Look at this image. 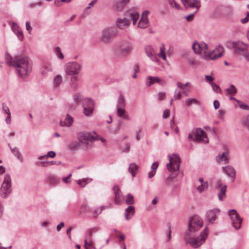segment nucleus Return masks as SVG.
Listing matches in <instances>:
<instances>
[{
  "instance_id": "nucleus-1",
  "label": "nucleus",
  "mask_w": 249,
  "mask_h": 249,
  "mask_svg": "<svg viewBox=\"0 0 249 249\" xmlns=\"http://www.w3.org/2000/svg\"><path fill=\"white\" fill-rule=\"evenodd\" d=\"M203 224L202 219L198 215L192 216L188 222V229L185 232L184 239L187 244L194 248L201 246L207 237L208 231L207 228L200 233L199 236H196L197 232L202 227Z\"/></svg>"
},
{
  "instance_id": "nucleus-2",
  "label": "nucleus",
  "mask_w": 249,
  "mask_h": 249,
  "mask_svg": "<svg viewBox=\"0 0 249 249\" xmlns=\"http://www.w3.org/2000/svg\"><path fill=\"white\" fill-rule=\"evenodd\" d=\"M5 61L7 65L15 68L18 76L25 78L32 71V64L26 56H17L13 58L10 54H6Z\"/></svg>"
},
{
  "instance_id": "nucleus-3",
  "label": "nucleus",
  "mask_w": 249,
  "mask_h": 249,
  "mask_svg": "<svg viewBox=\"0 0 249 249\" xmlns=\"http://www.w3.org/2000/svg\"><path fill=\"white\" fill-rule=\"evenodd\" d=\"M117 30L113 27H108L104 29L101 32L100 40L105 44L111 43L113 39L117 35Z\"/></svg>"
},
{
  "instance_id": "nucleus-4",
  "label": "nucleus",
  "mask_w": 249,
  "mask_h": 249,
  "mask_svg": "<svg viewBox=\"0 0 249 249\" xmlns=\"http://www.w3.org/2000/svg\"><path fill=\"white\" fill-rule=\"evenodd\" d=\"M77 138L79 142L86 148L91 147V143L98 140L97 137L88 132H81L78 133Z\"/></svg>"
},
{
  "instance_id": "nucleus-5",
  "label": "nucleus",
  "mask_w": 249,
  "mask_h": 249,
  "mask_svg": "<svg viewBox=\"0 0 249 249\" xmlns=\"http://www.w3.org/2000/svg\"><path fill=\"white\" fill-rule=\"evenodd\" d=\"M188 139H192L197 142H208V139L206 133L201 128H198L188 135Z\"/></svg>"
},
{
  "instance_id": "nucleus-6",
  "label": "nucleus",
  "mask_w": 249,
  "mask_h": 249,
  "mask_svg": "<svg viewBox=\"0 0 249 249\" xmlns=\"http://www.w3.org/2000/svg\"><path fill=\"white\" fill-rule=\"evenodd\" d=\"M192 49L195 53L200 54L202 58L205 59L204 56L208 54L209 52L208 45L203 41H194L192 45Z\"/></svg>"
},
{
  "instance_id": "nucleus-7",
  "label": "nucleus",
  "mask_w": 249,
  "mask_h": 249,
  "mask_svg": "<svg viewBox=\"0 0 249 249\" xmlns=\"http://www.w3.org/2000/svg\"><path fill=\"white\" fill-rule=\"evenodd\" d=\"M95 103L90 98H85L82 100V106L84 114L86 116H91L94 109Z\"/></svg>"
},
{
  "instance_id": "nucleus-8",
  "label": "nucleus",
  "mask_w": 249,
  "mask_h": 249,
  "mask_svg": "<svg viewBox=\"0 0 249 249\" xmlns=\"http://www.w3.org/2000/svg\"><path fill=\"white\" fill-rule=\"evenodd\" d=\"M11 192V178L9 175H6L0 188V195L2 198H6Z\"/></svg>"
},
{
  "instance_id": "nucleus-9",
  "label": "nucleus",
  "mask_w": 249,
  "mask_h": 249,
  "mask_svg": "<svg viewBox=\"0 0 249 249\" xmlns=\"http://www.w3.org/2000/svg\"><path fill=\"white\" fill-rule=\"evenodd\" d=\"M169 162L167 164V169L170 172L178 171L180 166V159L178 155L175 154L168 156Z\"/></svg>"
},
{
  "instance_id": "nucleus-10",
  "label": "nucleus",
  "mask_w": 249,
  "mask_h": 249,
  "mask_svg": "<svg viewBox=\"0 0 249 249\" xmlns=\"http://www.w3.org/2000/svg\"><path fill=\"white\" fill-rule=\"evenodd\" d=\"M228 213L231 221L232 227L236 230L240 229L242 219L240 217L237 212L234 209H232L229 210Z\"/></svg>"
},
{
  "instance_id": "nucleus-11",
  "label": "nucleus",
  "mask_w": 249,
  "mask_h": 249,
  "mask_svg": "<svg viewBox=\"0 0 249 249\" xmlns=\"http://www.w3.org/2000/svg\"><path fill=\"white\" fill-rule=\"evenodd\" d=\"M133 49L132 44L128 41H124L117 49V52L123 56L128 55Z\"/></svg>"
},
{
  "instance_id": "nucleus-12",
  "label": "nucleus",
  "mask_w": 249,
  "mask_h": 249,
  "mask_svg": "<svg viewBox=\"0 0 249 249\" xmlns=\"http://www.w3.org/2000/svg\"><path fill=\"white\" fill-rule=\"evenodd\" d=\"M81 70V65L76 62H71L66 65V72L70 75L78 74Z\"/></svg>"
},
{
  "instance_id": "nucleus-13",
  "label": "nucleus",
  "mask_w": 249,
  "mask_h": 249,
  "mask_svg": "<svg viewBox=\"0 0 249 249\" xmlns=\"http://www.w3.org/2000/svg\"><path fill=\"white\" fill-rule=\"evenodd\" d=\"M223 50V48L222 46H218L213 51L209 52L208 54H206V55H205L204 57L205 59H216L222 56Z\"/></svg>"
},
{
  "instance_id": "nucleus-14",
  "label": "nucleus",
  "mask_w": 249,
  "mask_h": 249,
  "mask_svg": "<svg viewBox=\"0 0 249 249\" xmlns=\"http://www.w3.org/2000/svg\"><path fill=\"white\" fill-rule=\"evenodd\" d=\"M249 45L244 43H239L236 48V51L238 54L244 56L246 61H249V52L248 48Z\"/></svg>"
},
{
  "instance_id": "nucleus-15",
  "label": "nucleus",
  "mask_w": 249,
  "mask_h": 249,
  "mask_svg": "<svg viewBox=\"0 0 249 249\" xmlns=\"http://www.w3.org/2000/svg\"><path fill=\"white\" fill-rule=\"evenodd\" d=\"M158 83L161 86H164L166 85V81L163 79L157 76H148L146 77L145 84L147 87H150L155 83Z\"/></svg>"
},
{
  "instance_id": "nucleus-16",
  "label": "nucleus",
  "mask_w": 249,
  "mask_h": 249,
  "mask_svg": "<svg viewBox=\"0 0 249 249\" xmlns=\"http://www.w3.org/2000/svg\"><path fill=\"white\" fill-rule=\"evenodd\" d=\"M220 210L218 208H214L207 212L206 219L208 222L213 224L219 215Z\"/></svg>"
},
{
  "instance_id": "nucleus-17",
  "label": "nucleus",
  "mask_w": 249,
  "mask_h": 249,
  "mask_svg": "<svg viewBox=\"0 0 249 249\" xmlns=\"http://www.w3.org/2000/svg\"><path fill=\"white\" fill-rule=\"evenodd\" d=\"M184 6L186 7L196 8L195 11L197 12L200 7V1L199 0H181Z\"/></svg>"
},
{
  "instance_id": "nucleus-18",
  "label": "nucleus",
  "mask_w": 249,
  "mask_h": 249,
  "mask_svg": "<svg viewBox=\"0 0 249 249\" xmlns=\"http://www.w3.org/2000/svg\"><path fill=\"white\" fill-rule=\"evenodd\" d=\"M9 24L11 26L12 30L17 36L20 40H22L23 38V35L20 28L18 25L15 22L9 21Z\"/></svg>"
},
{
  "instance_id": "nucleus-19",
  "label": "nucleus",
  "mask_w": 249,
  "mask_h": 249,
  "mask_svg": "<svg viewBox=\"0 0 249 249\" xmlns=\"http://www.w3.org/2000/svg\"><path fill=\"white\" fill-rule=\"evenodd\" d=\"M130 23V20L125 18H118L116 21V25L117 27L122 30L128 28Z\"/></svg>"
},
{
  "instance_id": "nucleus-20",
  "label": "nucleus",
  "mask_w": 249,
  "mask_h": 249,
  "mask_svg": "<svg viewBox=\"0 0 249 249\" xmlns=\"http://www.w3.org/2000/svg\"><path fill=\"white\" fill-rule=\"evenodd\" d=\"M147 55L153 61L156 62H159L153 48L151 46H147L145 48Z\"/></svg>"
},
{
  "instance_id": "nucleus-21",
  "label": "nucleus",
  "mask_w": 249,
  "mask_h": 249,
  "mask_svg": "<svg viewBox=\"0 0 249 249\" xmlns=\"http://www.w3.org/2000/svg\"><path fill=\"white\" fill-rule=\"evenodd\" d=\"M216 160L219 163H228L229 162V153L225 152L216 157Z\"/></svg>"
},
{
  "instance_id": "nucleus-22",
  "label": "nucleus",
  "mask_w": 249,
  "mask_h": 249,
  "mask_svg": "<svg viewBox=\"0 0 249 249\" xmlns=\"http://www.w3.org/2000/svg\"><path fill=\"white\" fill-rule=\"evenodd\" d=\"M72 123L73 118L69 114H67L65 119L60 121V124L62 126L69 127L71 125Z\"/></svg>"
},
{
  "instance_id": "nucleus-23",
  "label": "nucleus",
  "mask_w": 249,
  "mask_h": 249,
  "mask_svg": "<svg viewBox=\"0 0 249 249\" xmlns=\"http://www.w3.org/2000/svg\"><path fill=\"white\" fill-rule=\"evenodd\" d=\"M52 71V65L50 63L45 62L43 63L41 68V73L42 75H45L48 72Z\"/></svg>"
},
{
  "instance_id": "nucleus-24",
  "label": "nucleus",
  "mask_w": 249,
  "mask_h": 249,
  "mask_svg": "<svg viewBox=\"0 0 249 249\" xmlns=\"http://www.w3.org/2000/svg\"><path fill=\"white\" fill-rule=\"evenodd\" d=\"M135 213L134 207L130 206L125 211L124 215L126 220H129Z\"/></svg>"
},
{
  "instance_id": "nucleus-25",
  "label": "nucleus",
  "mask_w": 249,
  "mask_h": 249,
  "mask_svg": "<svg viewBox=\"0 0 249 249\" xmlns=\"http://www.w3.org/2000/svg\"><path fill=\"white\" fill-rule=\"evenodd\" d=\"M118 115L120 117L126 120H130V118L128 113L126 112L124 108L117 109Z\"/></svg>"
},
{
  "instance_id": "nucleus-26",
  "label": "nucleus",
  "mask_w": 249,
  "mask_h": 249,
  "mask_svg": "<svg viewBox=\"0 0 249 249\" xmlns=\"http://www.w3.org/2000/svg\"><path fill=\"white\" fill-rule=\"evenodd\" d=\"M8 146L10 147L12 153L17 157V158L20 160V161H23V158L21 153L19 151V150L17 147H14L13 148H11L10 144H8Z\"/></svg>"
},
{
  "instance_id": "nucleus-27",
  "label": "nucleus",
  "mask_w": 249,
  "mask_h": 249,
  "mask_svg": "<svg viewBox=\"0 0 249 249\" xmlns=\"http://www.w3.org/2000/svg\"><path fill=\"white\" fill-rule=\"evenodd\" d=\"M223 170L224 173L231 177H234L235 176V171L232 166H227L223 167Z\"/></svg>"
},
{
  "instance_id": "nucleus-28",
  "label": "nucleus",
  "mask_w": 249,
  "mask_h": 249,
  "mask_svg": "<svg viewBox=\"0 0 249 249\" xmlns=\"http://www.w3.org/2000/svg\"><path fill=\"white\" fill-rule=\"evenodd\" d=\"M226 191H227V186L226 185H224L220 188L219 192L217 194L218 197L220 201L224 200L225 199V198H226Z\"/></svg>"
},
{
  "instance_id": "nucleus-29",
  "label": "nucleus",
  "mask_w": 249,
  "mask_h": 249,
  "mask_svg": "<svg viewBox=\"0 0 249 249\" xmlns=\"http://www.w3.org/2000/svg\"><path fill=\"white\" fill-rule=\"evenodd\" d=\"M125 107V101L124 97L122 95H120L118 101L117 105L116 106L117 109L124 108Z\"/></svg>"
},
{
  "instance_id": "nucleus-30",
  "label": "nucleus",
  "mask_w": 249,
  "mask_h": 249,
  "mask_svg": "<svg viewBox=\"0 0 249 249\" xmlns=\"http://www.w3.org/2000/svg\"><path fill=\"white\" fill-rule=\"evenodd\" d=\"M138 166L134 163H132L129 165L128 168L129 172L132 175L133 178L135 177L138 170Z\"/></svg>"
},
{
  "instance_id": "nucleus-31",
  "label": "nucleus",
  "mask_w": 249,
  "mask_h": 249,
  "mask_svg": "<svg viewBox=\"0 0 249 249\" xmlns=\"http://www.w3.org/2000/svg\"><path fill=\"white\" fill-rule=\"evenodd\" d=\"M62 82V77L61 75L57 74L54 76L53 79V85L55 88L58 87Z\"/></svg>"
},
{
  "instance_id": "nucleus-32",
  "label": "nucleus",
  "mask_w": 249,
  "mask_h": 249,
  "mask_svg": "<svg viewBox=\"0 0 249 249\" xmlns=\"http://www.w3.org/2000/svg\"><path fill=\"white\" fill-rule=\"evenodd\" d=\"M114 194H115V202L116 204H119L120 203V199L121 198V192L117 186H114L113 188Z\"/></svg>"
},
{
  "instance_id": "nucleus-33",
  "label": "nucleus",
  "mask_w": 249,
  "mask_h": 249,
  "mask_svg": "<svg viewBox=\"0 0 249 249\" xmlns=\"http://www.w3.org/2000/svg\"><path fill=\"white\" fill-rule=\"evenodd\" d=\"M149 26V21L148 19H144L143 18H141L140 20L138 23V27L144 29L147 28Z\"/></svg>"
},
{
  "instance_id": "nucleus-34",
  "label": "nucleus",
  "mask_w": 249,
  "mask_h": 249,
  "mask_svg": "<svg viewBox=\"0 0 249 249\" xmlns=\"http://www.w3.org/2000/svg\"><path fill=\"white\" fill-rule=\"evenodd\" d=\"M48 180L49 183L53 185H56L60 182V179L57 177L53 175L50 176L48 177Z\"/></svg>"
},
{
  "instance_id": "nucleus-35",
  "label": "nucleus",
  "mask_w": 249,
  "mask_h": 249,
  "mask_svg": "<svg viewBox=\"0 0 249 249\" xmlns=\"http://www.w3.org/2000/svg\"><path fill=\"white\" fill-rule=\"evenodd\" d=\"M192 104L199 105L200 102L195 98H188L185 101V105L187 107H190Z\"/></svg>"
},
{
  "instance_id": "nucleus-36",
  "label": "nucleus",
  "mask_w": 249,
  "mask_h": 249,
  "mask_svg": "<svg viewBox=\"0 0 249 249\" xmlns=\"http://www.w3.org/2000/svg\"><path fill=\"white\" fill-rule=\"evenodd\" d=\"M79 147V143L76 141H73L71 142L69 145V149L71 151H74L77 150Z\"/></svg>"
},
{
  "instance_id": "nucleus-37",
  "label": "nucleus",
  "mask_w": 249,
  "mask_h": 249,
  "mask_svg": "<svg viewBox=\"0 0 249 249\" xmlns=\"http://www.w3.org/2000/svg\"><path fill=\"white\" fill-rule=\"evenodd\" d=\"M226 91L227 93L230 95H234L237 93V89L234 85H231L227 89Z\"/></svg>"
},
{
  "instance_id": "nucleus-38",
  "label": "nucleus",
  "mask_w": 249,
  "mask_h": 249,
  "mask_svg": "<svg viewBox=\"0 0 249 249\" xmlns=\"http://www.w3.org/2000/svg\"><path fill=\"white\" fill-rule=\"evenodd\" d=\"M73 99L74 102H75L77 104H79L80 102L82 103V100L84 98H83V96L82 94L79 93H76L74 94Z\"/></svg>"
},
{
  "instance_id": "nucleus-39",
  "label": "nucleus",
  "mask_w": 249,
  "mask_h": 249,
  "mask_svg": "<svg viewBox=\"0 0 249 249\" xmlns=\"http://www.w3.org/2000/svg\"><path fill=\"white\" fill-rule=\"evenodd\" d=\"M125 203L128 205H132L134 203V200L133 196L130 194H128L125 196Z\"/></svg>"
},
{
  "instance_id": "nucleus-40",
  "label": "nucleus",
  "mask_w": 249,
  "mask_h": 249,
  "mask_svg": "<svg viewBox=\"0 0 249 249\" xmlns=\"http://www.w3.org/2000/svg\"><path fill=\"white\" fill-rule=\"evenodd\" d=\"M208 187V183L207 181L205 182V183H202L200 185L198 186L196 188V190L198 191L199 193H201L207 189Z\"/></svg>"
},
{
  "instance_id": "nucleus-41",
  "label": "nucleus",
  "mask_w": 249,
  "mask_h": 249,
  "mask_svg": "<svg viewBox=\"0 0 249 249\" xmlns=\"http://www.w3.org/2000/svg\"><path fill=\"white\" fill-rule=\"evenodd\" d=\"M236 103L238 104V107L244 110L249 111V106L239 100H236Z\"/></svg>"
},
{
  "instance_id": "nucleus-42",
  "label": "nucleus",
  "mask_w": 249,
  "mask_h": 249,
  "mask_svg": "<svg viewBox=\"0 0 249 249\" xmlns=\"http://www.w3.org/2000/svg\"><path fill=\"white\" fill-rule=\"evenodd\" d=\"M98 231V229L97 227H94L89 230L87 233V238L89 240H92V235L94 232H96Z\"/></svg>"
},
{
  "instance_id": "nucleus-43",
  "label": "nucleus",
  "mask_w": 249,
  "mask_h": 249,
  "mask_svg": "<svg viewBox=\"0 0 249 249\" xmlns=\"http://www.w3.org/2000/svg\"><path fill=\"white\" fill-rule=\"evenodd\" d=\"M241 123L245 127L249 129V115L242 118Z\"/></svg>"
},
{
  "instance_id": "nucleus-44",
  "label": "nucleus",
  "mask_w": 249,
  "mask_h": 249,
  "mask_svg": "<svg viewBox=\"0 0 249 249\" xmlns=\"http://www.w3.org/2000/svg\"><path fill=\"white\" fill-rule=\"evenodd\" d=\"M130 17L133 20V24L134 25L139 18V14L137 12L134 11L131 13Z\"/></svg>"
},
{
  "instance_id": "nucleus-45",
  "label": "nucleus",
  "mask_w": 249,
  "mask_h": 249,
  "mask_svg": "<svg viewBox=\"0 0 249 249\" xmlns=\"http://www.w3.org/2000/svg\"><path fill=\"white\" fill-rule=\"evenodd\" d=\"M129 2V0H121V1L118 3V10L121 11L124 6L127 4Z\"/></svg>"
},
{
  "instance_id": "nucleus-46",
  "label": "nucleus",
  "mask_w": 249,
  "mask_h": 249,
  "mask_svg": "<svg viewBox=\"0 0 249 249\" xmlns=\"http://www.w3.org/2000/svg\"><path fill=\"white\" fill-rule=\"evenodd\" d=\"M90 211V208L86 203L81 205L80 213H89Z\"/></svg>"
},
{
  "instance_id": "nucleus-47",
  "label": "nucleus",
  "mask_w": 249,
  "mask_h": 249,
  "mask_svg": "<svg viewBox=\"0 0 249 249\" xmlns=\"http://www.w3.org/2000/svg\"><path fill=\"white\" fill-rule=\"evenodd\" d=\"M54 53L60 59H63L64 58L63 54L61 52L60 48L59 47L57 46L55 48Z\"/></svg>"
},
{
  "instance_id": "nucleus-48",
  "label": "nucleus",
  "mask_w": 249,
  "mask_h": 249,
  "mask_svg": "<svg viewBox=\"0 0 249 249\" xmlns=\"http://www.w3.org/2000/svg\"><path fill=\"white\" fill-rule=\"evenodd\" d=\"M168 2L171 7L175 8L177 10L180 9L179 4L177 3L175 0H168Z\"/></svg>"
},
{
  "instance_id": "nucleus-49",
  "label": "nucleus",
  "mask_w": 249,
  "mask_h": 249,
  "mask_svg": "<svg viewBox=\"0 0 249 249\" xmlns=\"http://www.w3.org/2000/svg\"><path fill=\"white\" fill-rule=\"evenodd\" d=\"M160 52L158 54V56L163 60L166 58V55L164 53L165 48L164 46L160 47Z\"/></svg>"
},
{
  "instance_id": "nucleus-50",
  "label": "nucleus",
  "mask_w": 249,
  "mask_h": 249,
  "mask_svg": "<svg viewBox=\"0 0 249 249\" xmlns=\"http://www.w3.org/2000/svg\"><path fill=\"white\" fill-rule=\"evenodd\" d=\"M211 86L212 87L213 89V91H214L215 93H220L221 89L216 84L214 83H211Z\"/></svg>"
},
{
  "instance_id": "nucleus-51",
  "label": "nucleus",
  "mask_w": 249,
  "mask_h": 249,
  "mask_svg": "<svg viewBox=\"0 0 249 249\" xmlns=\"http://www.w3.org/2000/svg\"><path fill=\"white\" fill-rule=\"evenodd\" d=\"M36 164L42 167H45L49 166V161H38L36 163Z\"/></svg>"
},
{
  "instance_id": "nucleus-52",
  "label": "nucleus",
  "mask_w": 249,
  "mask_h": 249,
  "mask_svg": "<svg viewBox=\"0 0 249 249\" xmlns=\"http://www.w3.org/2000/svg\"><path fill=\"white\" fill-rule=\"evenodd\" d=\"M87 180L86 178L78 180H77V183L82 187H85L87 184Z\"/></svg>"
},
{
  "instance_id": "nucleus-53",
  "label": "nucleus",
  "mask_w": 249,
  "mask_h": 249,
  "mask_svg": "<svg viewBox=\"0 0 249 249\" xmlns=\"http://www.w3.org/2000/svg\"><path fill=\"white\" fill-rule=\"evenodd\" d=\"M103 210V207H100L96 209L93 213V217H95L101 213Z\"/></svg>"
},
{
  "instance_id": "nucleus-54",
  "label": "nucleus",
  "mask_w": 249,
  "mask_h": 249,
  "mask_svg": "<svg viewBox=\"0 0 249 249\" xmlns=\"http://www.w3.org/2000/svg\"><path fill=\"white\" fill-rule=\"evenodd\" d=\"M182 92L178 90H176L174 92V98L175 99H180L181 98Z\"/></svg>"
},
{
  "instance_id": "nucleus-55",
  "label": "nucleus",
  "mask_w": 249,
  "mask_h": 249,
  "mask_svg": "<svg viewBox=\"0 0 249 249\" xmlns=\"http://www.w3.org/2000/svg\"><path fill=\"white\" fill-rule=\"evenodd\" d=\"M197 13L196 11H195L194 13L191 14L189 15L186 16L185 17V19L188 21H190L193 20L194 19L195 15Z\"/></svg>"
},
{
  "instance_id": "nucleus-56",
  "label": "nucleus",
  "mask_w": 249,
  "mask_h": 249,
  "mask_svg": "<svg viewBox=\"0 0 249 249\" xmlns=\"http://www.w3.org/2000/svg\"><path fill=\"white\" fill-rule=\"evenodd\" d=\"M224 12L227 14V15H231L233 13V10L231 6H226L224 8Z\"/></svg>"
},
{
  "instance_id": "nucleus-57",
  "label": "nucleus",
  "mask_w": 249,
  "mask_h": 249,
  "mask_svg": "<svg viewBox=\"0 0 249 249\" xmlns=\"http://www.w3.org/2000/svg\"><path fill=\"white\" fill-rule=\"evenodd\" d=\"M166 93L165 92L160 91L158 93V98L160 101L163 100L165 98Z\"/></svg>"
},
{
  "instance_id": "nucleus-58",
  "label": "nucleus",
  "mask_w": 249,
  "mask_h": 249,
  "mask_svg": "<svg viewBox=\"0 0 249 249\" xmlns=\"http://www.w3.org/2000/svg\"><path fill=\"white\" fill-rule=\"evenodd\" d=\"M90 13L91 10L90 6H87L84 9L83 14L84 16H86L89 15L90 14Z\"/></svg>"
},
{
  "instance_id": "nucleus-59",
  "label": "nucleus",
  "mask_w": 249,
  "mask_h": 249,
  "mask_svg": "<svg viewBox=\"0 0 249 249\" xmlns=\"http://www.w3.org/2000/svg\"><path fill=\"white\" fill-rule=\"evenodd\" d=\"M2 108L3 111H4L6 114H9L11 113L8 107L5 104L3 103L2 104Z\"/></svg>"
},
{
  "instance_id": "nucleus-60",
  "label": "nucleus",
  "mask_w": 249,
  "mask_h": 249,
  "mask_svg": "<svg viewBox=\"0 0 249 249\" xmlns=\"http://www.w3.org/2000/svg\"><path fill=\"white\" fill-rule=\"evenodd\" d=\"M190 84V83L189 82H186L185 84H181V83L180 82H178L177 83V86L181 89H184L185 87L186 86H189Z\"/></svg>"
},
{
  "instance_id": "nucleus-61",
  "label": "nucleus",
  "mask_w": 249,
  "mask_h": 249,
  "mask_svg": "<svg viewBox=\"0 0 249 249\" xmlns=\"http://www.w3.org/2000/svg\"><path fill=\"white\" fill-rule=\"evenodd\" d=\"M26 29L28 32L29 33H31L32 32V28L30 25V23L29 22H26Z\"/></svg>"
},
{
  "instance_id": "nucleus-62",
  "label": "nucleus",
  "mask_w": 249,
  "mask_h": 249,
  "mask_svg": "<svg viewBox=\"0 0 249 249\" xmlns=\"http://www.w3.org/2000/svg\"><path fill=\"white\" fill-rule=\"evenodd\" d=\"M150 14V11L148 10H145L144 11L142 15V18H143L144 19H148L147 17Z\"/></svg>"
},
{
  "instance_id": "nucleus-63",
  "label": "nucleus",
  "mask_w": 249,
  "mask_h": 249,
  "mask_svg": "<svg viewBox=\"0 0 249 249\" xmlns=\"http://www.w3.org/2000/svg\"><path fill=\"white\" fill-rule=\"evenodd\" d=\"M158 166H159V163L158 162L155 161V162H153L151 165L152 170L155 171L157 169Z\"/></svg>"
},
{
  "instance_id": "nucleus-64",
  "label": "nucleus",
  "mask_w": 249,
  "mask_h": 249,
  "mask_svg": "<svg viewBox=\"0 0 249 249\" xmlns=\"http://www.w3.org/2000/svg\"><path fill=\"white\" fill-rule=\"evenodd\" d=\"M55 155H56V154H55V152L53 151H49L47 153L48 157H50V158H53L55 157Z\"/></svg>"
}]
</instances>
